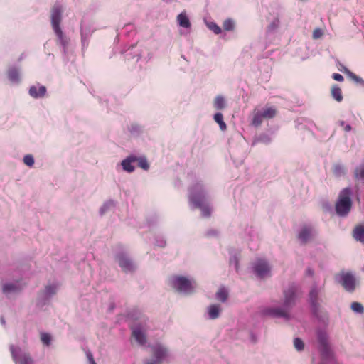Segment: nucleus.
<instances>
[{"label":"nucleus","instance_id":"nucleus-1","mask_svg":"<svg viewBox=\"0 0 364 364\" xmlns=\"http://www.w3.org/2000/svg\"><path fill=\"white\" fill-rule=\"evenodd\" d=\"M296 287L291 284L284 291V301L282 307L271 308L267 310V314L274 317L289 318V312L295 304Z\"/></svg>","mask_w":364,"mask_h":364},{"label":"nucleus","instance_id":"nucleus-2","mask_svg":"<svg viewBox=\"0 0 364 364\" xmlns=\"http://www.w3.org/2000/svg\"><path fill=\"white\" fill-rule=\"evenodd\" d=\"M189 200L195 208L200 209L203 216H210L211 210L205 204V196L200 184L197 183L191 188Z\"/></svg>","mask_w":364,"mask_h":364},{"label":"nucleus","instance_id":"nucleus-3","mask_svg":"<svg viewBox=\"0 0 364 364\" xmlns=\"http://www.w3.org/2000/svg\"><path fill=\"white\" fill-rule=\"evenodd\" d=\"M351 193V190L349 188H346L340 192L335 206L336 212L339 216H346L350 211L352 208Z\"/></svg>","mask_w":364,"mask_h":364},{"label":"nucleus","instance_id":"nucleus-4","mask_svg":"<svg viewBox=\"0 0 364 364\" xmlns=\"http://www.w3.org/2000/svg\"><path fill=\"white\" fill-rule=\"evenodd\" d=\"M168 282L173 289L179 292L190 294L194 289L192 282L183 276L173 275L169 278Z\"/></svg>","mask_w":364,"mask_h":364},{"label":"nucleus","instance_id":"nucleus-5","mask_svg":"<svg viewBox=\"0 0 364 364\" xmlns=\"http://www.w3.org/2000/svg\"><path fill=\"white\" fill-rule=\"evenodd\" d=\"M336 279L341 284L347 291L353 292L355 290V279L351 273L341 272L336 274Z\"/></svg>","mask_w":364,"mask_h":364},{"label":"nucleus","instance_id":"nucleus-6","mask_svg":"<svg viewBox=\"0 0 364 364\" xmlns=\"http://www.w3.org/2000/svg\"><path fill=\"white\" fill-rule=\"evenodd\" d=\"M254 271L256 274L261 278L270 275V267L268 263L262 259H257L255 262Z\"/></svg>","mask_w":364,"mask_h":364},{"label":"nucleus","instance_id":"nucleus-7","mask_svg":"<svg viewBox=\"0 0 364 364\" xmlns=\"http://www.w3.org/2000/svg\"><path fill=\"white\" fill-rule=\"evenodd\" d=\"M50 18L53 28H60L62 20V9L60 6L55 5L50 11Z\"/></svg>","mask_w":364,"mask_h":364},{"label":"nucleus","instance_id":"nucleus-8","mask_svg":"<svg viewBox=\"0 0 364 364\" xmlns=\"http://www.w3.org/2000/svg\"><path fill=\"white\" fill-rule=\"evenodd\" d=\"M118 262L124 272H131L134 269V265L132 261L124 255L121 254L117 257Z\"/></svg>","mask_w":364,"mask_h":364},{"label":"nucleus","instance_id":"nucleus-9","mask_svg":"<svg viewBox=\"0 0 364 364\" xmlns=\"http://www.w3.org/2000/svg\"><path fill=\"white\" fill-rule=\"evenodd\" d=\"M10 349L14 360L18 362L20 364H33V359L29 354L23 353L19 357H17L15 348L11 346Z\"/></svg>","mask_w":364,"mask_h":364},{"label":"nucleus","instance_id":"nucleus-10","mask_svg":"<svg viewBox=\"0 0 364 364\" xmlns=\"http://www.w3.org/2000/svg\"><path fill=\"white\" fill-rule=\"evenodd\" d=\"M132 336L139 345H144L146 343V334L139 327H132Z\"/></svg>","mask_w":364,"mask_h":364},{"label":"nucleus","instance_id":"nucleus-11","mask_svg":"<svg viewBox=\"0 0 364 364\" xmlns=\"http://www.w3.org/2000/svg\"><path fill=\"white\" fill-rule=\"evenodd\" d=\"M29 94L34 98L43 97L46 94L45 86H31L29 89Z\"/></svg>","mask_w":364,"mask_h":364},{"label":"nucleus","instance_id":"nucleus-12","mask_svg":"<svg viewBox=\"0 0 364 364\" xmlns=\"http://www.w3.org/2000/svg\"><path fill=\"white\" fill-rule=\"evenodd\" d=\"M53 31L57 36V43L65 48L69 43V39L64 35L60 27L53 28Z\"/></svg>","mask_w":364,"mask_h":364},{"label":"nucleus","instance_id":"nucleus-13","mask_svg":"<svg viewBox=\"0 0 364 364\" xmlns=\"http://www.w3.org/2000/svg\"><path fill=\"white\" fill-rule=\"evenodd\" d=\"M136 160L137 157L134 156H130L124 159L121 163L123 169L129 173L133 172L134 171V166L132 164L136 162Z\"/></svg>","mask_w":364,"mask_h":364},{"label":"nucleus","instance_id":"nucleus-14","mask_svg":"<svg viewBox=\"0 0 364 364\" xmlns=\"http://www.w3.org/2000/svg\"><path fill=\"white\" fill-rule=\"evenodd\" d=\"M318 291L316 288H313L309 292V299L313 309L314 313L316 314L318 309Z\"/></svg>","mask_w":364,"mask_h":364},{"label":"nucleus","instance_id":"nucleus-15","mask_svg":"<svg viewBox=\"0 0 364 364\" xmlns=\"http://www.w3.org/2000/svg\"><path fill=\"white\" fill-rule=\"evenodd\" d=\"M153 353L154 357L161 362L162 359L167 355L168 352L166 348L158 345L153 348Z\"/></svg>","mask_w":364,"mask_h":364},{"label":"nucleus","instance_id":"nucleus-16","mask_svg":"<svg viewBox=\"0 0 364 364\" xmlns=\"http://www.w3.org/2000/svg\"><path fill=\"white\" fill-rule=\"evenodd\" d=\"M312 230L311 228L304 226L299 234V239L303 242H306L311 237Z\"/></svg>","mask_w":364,"mask_h":364},{"label":"nucleus","instance_id":"nucleus-17","mask_svg":"<svg viewBox=\"0 0 364 364\" xmlns=\"http://www.w3.org/2000/svg\"><path fill=\"white\" fill-rule=\"evenodd\" d=\"M353 235L357 241L364 242V225L356 226L353 230Z\"/></svg>","mask_w":364,"mask_h":364},{"label":"nucleus","instance_id":"nucleus-18","mask_svg":"<svg viewBox=\"0 0 364 364\" xmlns=\"http://www.w3.org/2000/svg\"><path fill=\"white\" fill-rule=\"evenodd\" d=\"M331 94L333 99L337 102H341L343 100V94L341 87L337 85H333L331 89Z\"/></svg>","mask_w":364,"mask_h":364},{"label":"nucleus","instance_id":"nucleus-19","mask_svg":"<svg viewBox=\"0 0 364 364\" xmlns=\"http://www.w3.org/2000/svg\"><path fill=\"white\" fill-rule=\"evenodd\" d=\"M19 291L20 288L16 284L11 283L5 284L2 287V291L6 295H9L11 293L18 292Z\"/></svg>","mask_w":364,"mask_h":364},{"label":"nucleus","instance_id":"nucleus-20","mask_svg":"<svg viewBox=\"0 0 364 364\" xmlns=\"http://www.w3.org/2000/svg\"><path fill=\"white\" fill-rule=\"evenodd\" d=\"M221 309L218 304H212L208 307V315L210 319H215L220 316Z\"/></svg>","mask_w":364,"mask_h":364},{"label":"nucleus","instance_id":"nucleus-21","mask_svg":"<svg viewBox=\"0 0 364 364\" xmlns=\"http://www.w3.org/2000/svg\"><path fill=\"white\" fill-rule=\"evenodd\" d=\"M263 119L264 117L262 114V112L255 109L253 112L252 124L255 127H259L262 123Z\"/></svg>","mask_w":364,"mask_h":364},{"label":"nucleus","instance_id":"nucleus-22","mask_svg":"<svg viewBox=\"0 0 364 364\" xmlns=\"http://www.w3.org/2000/svg\"><path fill=\"white\" fill-rule=\"evenodd\" d=\"M213 106L216 109L221 110L226 107L225 98L221 95H218L213 100Z\"/></svg>","mask_w":364,"mask_h":364},{"label":"nucleus","instance_id":"nucleus-23","mask_svg":"<svg viewBox=\"0 0 364 364\" xmlns=\"http://www.w3.org/2000/svg\"><path fill=\"white\" fill-rule=\"evenodd\" d=\"M277 111L274 107L265 108L262 112V114L264 119H269L274 118L277 115Z\"/></svg>","mask_w":364,"mask_h":364},{"label":"nucleus","instance_id":"nucleus-24","mask_svg":"<svg viewBox=\"0 0 364 364\" xmlns=\"http://www.w3.org/2000/svg\"><path fill=\"white\" fill-rule=\"evenodd\" d=\"M179 25L183 28H189L191 26V23L188 18L184 14H180L177 17Z\"/></svg>","mask_w":364,"mask_h":364},{"label":"nucleus","instance_id":"nucleus-25","mask_svg":"<svg viewBox=\"0 0 364 364\" xmlns=\"http://www.w3.org/2000/svg\"><path fill=\"white\" fill-rule=\"evenodd\" d=\"M214 120L219 124V127L222 131H225L227 129L226 124L223 121V116L222 113L218 112L214 115Z\"/></svg>","mask_w":364,"mask_h":364},{"label":"nucleus","instance_id":"nucleus-26","mask_svg":"<svg viewBox=\"0 0 364 364\" xmlns=\"http://www.w3.org/2000/svg\"><path fill=\"white\" fill-rule=\"evenodd\" d=\"M355 178L358 180L364 181V165L358 166L355 170Z\"/></svg>","mask_w":364,"mask_h":364},{"label":"nucleus","instance_id":"nucleus-27","mask_svg":"<svg viewBox=\"0 0 364 364\" xmlns=\"http://www.w3.org/2000/svg\"><path fill=\"white\" fill-rule=\"evenodd\" d=\"M228 296V292L224 288H220L216 293V298L222 302H225L227 300Z\"/></svg>","mask_w":364,"mask_h":364},{"label":"nucleus","instance_id":"nucleus-28","mask_svg":"<svg viewBox=\"0 0 364 364\" xmlns=\"http://www.w3.org/2000/svg\"><path fill=\"white\" fill-rule=\"evenodd\" d=\"M280 24L279 18L278 16H276V18L269 23V25L267 26V31L269 32H272L275 31L277 28H279Z\"/></svg>","mask_w":364,"mask_h":364},{"label":"nucleus","instance_id":"nucleus-29","mask_svg":"<svg viewBox=\"0 0 364 364\" xmlns=\"http://www.w3.org/2000/svg\"><path fill=\"white\" fill-rule=\"evenodd\" d=\"M223 27L225 31H233L235 28V23L230 18L226 19L224 21V22L223 23Z\"/></svg>","mask_w":364,"mask_h":364},{"label":"nucleus","instance_id":"nucleus-30","mask_svg":"<svg viewBox=\"0 0 364 364\" xmlns=\"http://www.w3.org/2000/svg\"><path fill=\"white\" fill-rule=\"evenodd\" d=\"M8 77L11 81H17L19 77L18 70L14 68L9 69L8 71Z\"/></svg>","mask_w":364,"mask_h":364},{"label":"nucleus","instance_id":"nucleus-31","mask_svg":"<svg viewBox=\"0 0 364 364\" xmlns=\"http://www.w3.org/2000/svg\"><path fill=\"white\" fill-rule=\"evenodd\" d=\"M56 293V287L54 285H48L46 287L43 294L46 296L50 297Z\"/></svg>","mask_w":364,"mask_h":364},{"label":"nucleus","instance_id":"nucleus-32","mask_svg":"<svg viewBox=\"0 0 364 364\" xmlns=\"http://www.w3.org/2000/svg\"><path fill=\"white\" fill-rule=\"evenodd\" d=\"M136 161L138 163V166L139 167L141 168L144 170H148L149 169V164L147 160L146 159V158H144V157L137 158Z\"/></svg>","mask_w":364,"mask_h":364},{"label":"nucleus","instance_id":"nucleus-33","mask_svg":"<svg viewBox=\"0 0 364 364\" xmlns=\"http://www.w3.org/2000/svg\"><path fill=\"white\" fill-rule=\"evenodd\" d=\"M333 172L334 175L337 176H340L345 173V168L343 166L340 164H336L333 166Z\"/></svg>","mask_w":364,"mask_h":364},{"label":"nucleus","instance_id":"nucleus-34","mask_svg":"<svg viewBox=\"0 0 364 364\" xmlns=\"http://www.w3.org/2000/svg\"><path fill=\"white\" fill-rule=\"evenodd\" d=\"M351 309L353 311L357 313H363L364 311L363 305L358 302H353L351 304Z\"/></svg>","mask_w":364,"mask_h":364},{"label":"nucleus","instance_id":"nucleus-35","mask_svg":"<svg viewBox=\"0 0 364 364\" xmlns=\"http://www.w3.org/2000/svg\"><path fill=\"white\" fill-rule=\"evenodd\" d=\"M343 73L348 75L349 77L355 81L356 82H360L362 81L361 78L358 77L355 74L350 72L348 68H345L343 70Z\"/></svg>","mask_w":364,"mask_h":364},{"label":"nucleus","instance_id":"nucleus-36","mask_svg":"<svg viewBox=\"0 0 364 364\" xmlns=\"http://www.w3.org/2000/svg\"><path fill=\"white\" fill-rule=\"evenodd\" d=\"M23 163L29 167L34 164V159L31 154H27L23 157Z\"/></svg>","mask_w":364,"mask_h":364},{"label":"nucleus","instance_id":"nucleus-37","mask_svg":"<svg viewBox=\"0 0 364 364\" xmlns=\"http://www.w3.org/2000/svg\"><path fill=\"white\" fill-rule=\"evenodd\" d=\"M41 340L43 343H44L46 346H48L50 343L51 337L50 334L47 333H42L41 334Z\"/></svg>","mask_w":364,"mask_h":364},{"label":"nucleus","instance_id":"nucleus-38","mask_svg":"<svg viewBox=\"0 0 364 364\" xmlns=\"http://www.w3.org/2000/svg\"><path fill=\"white\" fill-rule=\"evenodd\" d=\"M294 346L297 350H302L304 348V342L299 338L294 339Z\"/></svg>","mask_w":364,"mask_h":364},{"label":"nucleus","instance_id":"nucleus-39","mask_svg":"<svg viewBox=\"0 0 364 364\" xmlns=\"http://www.w3.org/2000/svg\"><path fill=\"white\" fill-rule=\"evenodd\" d=\"M209 28L213 31L215 34H220L222 32V30L220 26H218L215 23H211L209 24Z\"/></svg>","mask_w":364,"mask_h":364},{"label":"nucleus","instance_id":"nucleus-40","mask_svg":"<svg viewBox=\"0 0 364 364\" xmlns=\"http://www.w3.org/2000/svg\"><path fill=\"white\" fill-rule=\"evenodd\" d=\"M318 339L320 343L323 346H326L327 343V338L325 334L323 333H319L318 334Z\"/></svg>","mask_w":364,"mask_h":364},{"label":"nucleus","instance_id":"nucleus-41","mask_svg":"<svg viewBox=\"0 0 364 364\" xmlns=\"http://www.w3.org/2000/svg\"><path fill=\"white\" fill-rule=\"evenodd\" d=\"M332 77L335 80L338 81V82L343 81V77L341 74H339V73H333V75H332Z\"/></svg>","mask_w":364,"mask_h":364},{"label":"nucleus","instance_id":"nucleus-42","mask_svg":"<svg viewBox=\"0 0 364 364\" xmlns=\"http://www.w3.org/2000/svg\"><path fill=\"white\" fill-rule=\"evenodd\" d=\"M321 35H322V33L319 29L315 30L313 33V37L314 38H318L321 36Z\"/></svg>","mask_w":364,"mask_h":364},{"label":"nucleus","instance_id":"nucleus-43","mask_svg":"<svg viewBox=\"0 0 364 364\" xmlns=\"http://www.w3.org/2000/svg\"><path fill=\"white\" fill-rule=\"evenodd\" d=\"M87 358H88V360H89V361H90V364H97V363H95V360H94V358H93L92 354L90 352H89V353L87 354Z\"/></svg>","mask_w":364,"mask_h":364},{"label":"nucleus","instance_id":"nucleus-44","mask_svg":"<svg viewBox=\"0 0 364 364\" xmlns=\"http://www.w3.org/2000/svg\"><path fill=\"white\" fill-rule=\"evenodd\" d=\"M161 361H159V360H152V361H149V362H147L146 364H160Z\"/></svg>","mask_w":364,"mask_h":364},{"label":"nucleus","instance_id":"nucleus-45","mask_svg":"<svg viewBox=\"0 0 364 364\" xmlns=\"http://www.w3.org/2000/svg\"><path fill=\"white\" fill-rule=\"evenodd\" d=\"M343 129L346 132H350L351 130V126L349 124H346Z\"/></svg>","mask_w":364,"mask_h":364},{"label":"nucleus","instance_id":"nucleus-46","mask_svg":"<svg viewBox=\"0 0 364 364\" xmlns=\"http://www.w3.org/2000/svg\"><path fill=\"white\" fill-rule=\"evenodd\" d=\"M339 123H340V125L344 128V127L346 126L344 121H341Z\"/></svg>","mask_w":364,"mask_h":364},{"label":"nucleus","instance_id":"nucleus-47","mask_svg":"<svg viewBox=\"0 0 364 364\" xmlns=\"http://www.w3.org/2000/svg\"><path fill=\"white\" fill-rule=\"evenodd\" d=\"M346 68V67H341V69H339L341 71L343 72V70Z\"/></svg>","mask_w":364,"mask_h":364},{"label":"nucleus","instance_id":"nucleus-48","mask_svg":"<svg viewBox=\"0 0 364 364\" xmlns=\"http://www.w3.org/2000/svg\"><path fill=\"white\" fill-rule=\"evenodd\" d=\"M346 68V67H341V69H339L341 71L343 72V70Z\"/></svg>","mask_w":364,"mask_h":364}]
</instances>
